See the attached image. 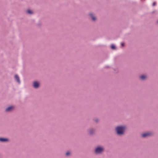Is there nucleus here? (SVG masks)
Masks as SVG:
<instances>
[{
	"instance_id": "1",
	"label": "nucleus",
	"mask_w": 158,
	"mask_h": 158,
	"mask_svg": "<svg viewBox=\"0 0 158 158\" xmlns=\"http://www.w3.org/2000/svg\"><path fill=\"white\" fill-rule=\"evenodd\" d=\"M125 129V127L123 126L117 127L116 128V130L117 134L119 135L123 134L124 133Z\"/></svg>"
},
{
	"instance_id": "2",
	"label": "nucleus",
	"mask_w": 158,
	"mask_h": 158,
	"mask_svg": "<svg viewBox=\"0 0 158 158\" xmlns=\"http://www.w3.org/2000/svg\"><path fill=\"white\" fill-rule=\"evenodd\" d=\"M104 150V148L102 147H98L95 150L96 153H100Z\"/></svg>"
},
{
	"instance_id": "3",
	"label": "nucleus",
	"mask_w": 158,
	"mask_h": 158,
	"mask_svg": "<svg viewBox=\"0 0 158 158\" xmlns=\"http://www.w3.org/2000/svg\"><path fill=\"white\" fill-rule=\"evenodd\" d=\"M14 108V106H10L6 108V111H10L13 110Z\"/></svg>"
},
{
	"instance_id": "4",
	"label": "nucleus",
	"mask_w": 158,
	"mask_h": 158,
	"mask_svg": "<svg viewBox=\"0 0 158 158\" xmlns=\"http://www.w3.org/2000/svg\"><path fill=\"white\" fill-rule=\"evenodd\" d=\"M39 86V83L37 81H35L33 83V86L34 88H38Z\"/></svg>"
},
{
	"instance_id": "5",
	"label": "nucleus",
	"mask_w": 158,
	"mask_h": 158,
	"mask_svg": "<svg viewBox=\"0 0 158 158\" xmlns=\"http://www.w3.org/2000/svg\"><path fill=\"white\" fill-rule=\"evenodd\" d=\"M151 135V133H149V132H147V133H146L143 134L142 135V137H145L147 136H150Z\"/></svg>"
},
{
	"instance_id": "6",
	"label": "nucleus",
	"mask_w": 158,
	"mask_h": 158,
	"mask_svg": "<svg viewBox=\"0 0 158 158\" xmlns=\"http://www.w3.org/2000/svg\"><path fill=\"white\" fill-rule=\"evenodd\" d=\"M89 15L90 16L91 18H92V19L93 21H95L96 19V18L92 14H90Z\"/></svg>"
},
{
	"instance_id": "7",
	"label": "nucleus",
	"mask_w": 158,
	"mask_h": 158,
	"mask_svg": "<svg viewBox=\"0 0 158 158\" xmlns=\"http://www.w3.org/2000/svg\"><path fill=\"white\" fill-rule=\"evenodd\" d=\"M8 140V139L6 138H0V141L2 142L6 141Z\"/></svg>"
},
{
	"instance_id": "8",
	"label": "nucleus",
	"mask_w": 158,
	"mask_h": 158,
	"mask_svg": "<svg viewBox=\"0 0 158 158\" xmlns=\"http://www.w3.org/2000/svg\"><path fill=\"white\" fill-rule=\"evenodd\" d=\"M140 77L141 79L143 80L146 79L147 77L145 75H142L140 76Z\"/></svg>"
},
{
	"instance_id": "9",
	"label": "nucleus",
	"mask_w": 158,
	"mask_h": 158,
	"mask_svg": "<svg viewBox=\"0 0 158 158\" xmlns=\"http://www.w3.org/2000/svg\"><path fill=\"white\" fill-rule=\"evenodd\" d=\"M15 80L17 81V82H19V77L17 75H15Z\"/></svg>"
},
{
	"instance_id": "10",
	"label": "nucleus",
	"mask_w": 158,
	"mask_h": 158,
	"mask_svg": "<svg viewBox=\"0 0 158 158\" xmlns=\"http://www.w3.org/2000/svg\"><path fill=\"white\" fill-rule=\"evenodd\" d=\"M27 12V13L29 14H31L33 13L32 11L30 10H28Z\"/></svg>"
},
{
	"instance_id": "11",
	"label": "nucleus",
	"mask_w": 158,
	"mask_h": 158,
	"mask_svg": "<svg viewBox=\"0 0 158 158\" xmlns=\"http://www.w3.org/2000/svg\"><path fill=\"white\" fill-rule=\"evenodd\" d=\"M111 48L112 49H114L115 48V46L114 45H113V44L111 45Z\"/></svg>"
},
{
	"instance_id": "12",
	"label": "nucleus",
	"mask_w": 158,
	"mask_h": 158,
	"mask_svg": "<svg viewBox=\"0 0 158 158\" xmlns=\"http://www.w3.org/2000/svg\"><path fill=\"white\" fill-rule=\"evenodd\" d=\"M70 153L69 152H67L66 153V156H69L70 155Z\"/></svg>"
},
{
	"instance_id": "13",
	"label": "nucleus",
	"mask_w": 158,
	"mask_h": 158,
	"mask_svg": "<svg viewBox=\"0 0 158 158\" xmlns=\"http://www.w3.org/2000/svg\"><path fill=\"white\" fill-rule=\"evenodd\" d=\"M156 4V3L155 2H154L153 3V6H154Z\"/></svg>"
},
{
	"instance_id": "14",
	"label": "nucleus",
	"mask_w": 158,
	"mask_h": 158,
	"mask_svg": "<svg viewBox=\"0 0 158 158\" xmlns=\"http://www.w3.org/2000/svg\"><path fill=\"white\" fill-rule=\"evenodd\" d=\"M121 45L122 46H124V43H121Z\"/></svg>"
}]
</instances>
